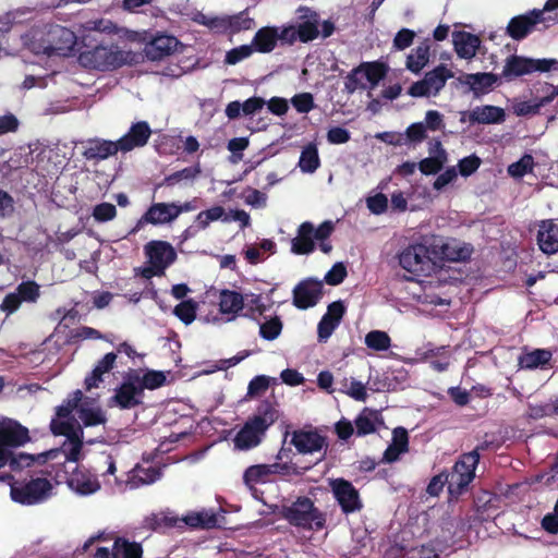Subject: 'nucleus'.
I'll return each instance as SVG.
<instances>
[{
  "label": "nucleus",
  "mask_w": 558,
  "mask_h": 558,
  "mask_svg": "<svg viewBox=\"0 0 558 558\" xmlns=\"http://www.w3.org/2000/svg\"><path fill=\"white\" fill-rule=\"evenodd\" d=\"M386 68L377 62L363 63L354 69L345 81V89L354 93L356 89H373L385 77Z\"/></svg>",
  "instance_id": "obj_15"
},
{
  "label": "nucleus",
  "mask_w": 558,
  "mask_h": 558,
  "mask_svg": "<svg viewBox=\"0 0 558 558\" xmlns=\"http://www.w3.org/2000/svg\"><path fill=\"white\" fill-rule=\"evenodd\" d=\"M341 391L356 401H365L367 399L366 386L355 378L344 379Z\"/></svg>",
  "instance_id": "obj_54"
},
{
  "label": "nucleus",
  "mask_w": 558,
  "mask_h": 558,
  "mask_svg": "<svg viewBox=\"0 0 558 558\" xmlns=\"http://www.w3.org/2000/svg\"><path fill=\"white\" fill-rule=\"evenodd\" d=\"M287 470L288 466L281 463L256 464L245 470L243 481L245 485L252 488L257 484L271 481V477L276 474H284Z\"/></svg>",
  "instance_id": "obj_23"
},
{
  "label": "nucleus",
  "mask_w": 558,
  "mask_h": 558,
  "mask_svg": "<svg viewBox=\"0 0 558 558\" xmlns=\"http://www.w3.org/2000/svg\"><path fill=\"white\" fill-rule=\"evenodd\" d=\"M244 203L252 208L262 209L267 206V194L256 189H247L243 195Z\"/></svg>",
  "instance_id": "obj_61"
},
{
  "label": "nucleus",
  "mask_w": 558,
  "mask_h": 558,
  "mask_svg": "<svg viewBox=\"0 0 558 558\" xmlns=\"http://www.w3.org/2000/svg\"><path fill=\"white\" fill-rule=\"evenodd\" d=\"M69 489L81 497L92 496L98 493L101 484L98 476L86 469H75L66 480Z\"/></svg>",
  "instance_id": "obj_20"
},
{
  "label": "nucleus",
  "mask_w": 558,
  "mask_h": 558,
  "mask_svg": "<svg viewBox=\"0 0 558 558\" xmlns=\"http://www.w3.org/2000/svg\"><path fill=\"white\" fill-rule=\"evenodd\" d=\"M333 231L331 221H324L318 228L311 222H303L298 229V235L291 242V251L298 255L310 254L315 248V240H327Z\"/></svg>",
  "instance_id": "obj_12"
},
{
  "label": "nucleus",
  "mask_w": 558,
  "mask_h": 558,
  "mask_svg": "<svg viewBox=\"0 0 558 558\" xmlns=\"http://www.w3.org/2000/svg\"><path fill=\"white\" fill-rule=\"evenodd\" d=\"M254 52L252 44L242 45L228 51L225 61L226 63L233 65L250 58Z\"/></svg>",
  "instance_id": "obj_60"
},
{
  "label": "nucleus",
  "mask_w": 558,
  "mask_h": 558,
  "mask_svg": "<svg viewBox=\"0 0 558 558\" xmlns=\"http://www.w3.org/2000/svg\"><path fill=\"white\" fill-rule=\"evenodd\" d=\"M378 423V413L369 409H364L355 418L356 434L364 436L374 433Z\"/></svg>",
  "instance_id": "obj_46"
},
{
  "label": "nucleus",
  "mask_w": 558,
  "mask_h": 558,
  "mask_svg": "<svg viewBox=\"0 0 558 558\" xmlns=\"http://www.w3.org/2000/svg\"><path fill=\"white\" fill-rule=\"evenodd\" d=\"M299 11L302 13L301 17L306 19L296 26L299 39L303 43L314 40L319 34L317 13L313 12L308 8H301Z\"/></svg>",
  "instance_id": "obj_37"
},
{
  "label": "nucleus",
  "mask_w": 558,
  "mask_h": 558,
  "mask_svg": "<svg viewBox=\"0 0 558 558\" xmlns=\"http://www.w3.org/2000/svg\"><path fill=\"white\" fill-rule=\"evenodd\" d=\"M133 378L142 392L144 389H157L166 383L165 373L159 371H147L144 375H135Z\"/></svg>",
  "instance_id": "obj_48"
},
{
  "label": "nucleus",
  "mask_w": 558,
  "mask_h": 558,
  "mask_svg": "<svg viewBox=\"0 0 558 558\" xmlns=\"http://www.w3.org/2000/svg\"><path fill=\"white\" fill-rule=\"evenodd\" d=\"M543 23L558 22V0H547L543 10L537 11Z\"/></svg>",
  "instance_id": "obj_64"
},
{
  "label": "nucleus",
  "mask_w": 558,
  "mask_h": 558,
  "mask_svg": "<svg viewBox=\"0 0 558 558\" xmlns=\"http://www.w3.org/2000/svg\"><path fill=\"white\" fill-rule=\"evenodd\" d=\"M245 301L241 293L232 290H221L219 293V312L213 317L206 316L203 318L206 323L221 325L236 319L240 312L244 308Z\"/></svg>",
  "instance_id": "obj_17"
},
{
  "label": "nucleus",
  "mask_w": 558,
  "mask_h": 558,
  "mask_svg": "<svg viewBox=\"0 0 558 558\" xmlns=\"http://www.w3.org/2000/svg\"><path fill=\"white\" fill-rule=\"evenodd\" d=\"M196 303L192 300L183 301L174 307L175 316L185 325H190L196 317Z\"/></svg>",
  "instance_id": "obj_57"
},
{
  "label": "nucleus",
  "mask_w": 558,
  "mask_h": 558,
  "mask_svg": "<svg viewBox=\"0 0 558 558\" xmlns=\"http://www.w3.org/2000/svg\"><path fill=\"white\" fill-rule=\"evenodd\" d=\"M82 155L87 160L101 161L120 151L117 141L99 137L89 138L82 143Z\"/></svg>",
  "instance_id": "obj_22"
},
{
  "label": "nucleus",
  "mask_w": 558,
  "mask_h": 558,
  "mask_svg": "<svg viewBox=\"0 0 558 558\" xmlns=\"http://www.w3.org/2000/svg\"><path fill=\"white\" fill-rule=\"evenodd\" d=\"M536 240L539 250L544 254L558 253V225L551 219L539 221Z\"/></svg>",
  "instance_id": "obj_25"
},
{
  "label": "nucleus",
  "mask_w": 558,
  "mask_h": 558,
  "mask_svg": "<svg viewBox=\"0 0 558 558\" xmlns=\"http://www.w3.org/2000/svg\"><path fill=\"white\" fill-rule=\"evenodd\" d=\"M117 355L112 352L107 353L95 366L92 374L85 378L87 390L98 387L102 381V375L109 372L116 362Z\"/></svg>",
  "instance_id": "obj_40"
},
{
  "label": "nucleus",
  "mask_w": 558,
  "mask_h": 558,
  "mask_svg": "<svg viewBox=\"0 0 558 558\" xmlns=\"http://www.w3.org/2000/svg\"><path fill=\"white\" fill-rule=\"evenodd\" d=\"M426 128L423 122H415L410 124L403 133L405 137V145L418 144L426 138Z\"/></svg>",
  "instance_id": "obj_58"
},
{
  "label": "nucleus",
  "mask_w": 558,
  "mask_h": 558,
  "mask_svg": "<svg viewBox=\"0 0 558 558\" xmlns=\"http://www.w3.org/2000/svg\"><path fill=\"white\" fill-rule=\"evenodd\" d=\"M24 46L35 54L66 57L76 45V36L71 29L58 24L33 27L23 37Z\"/></svg>",
  "instance_id": "obj_2"
},
{
  "label": "nucleus",
  "mask_w": 558,
  "mask_h": 558,
  "mask_svg": "<svg viewBox=\"0 0 558 558\" xmlns=\"http://www.w3.org/2000/svg\"><path fill=\"white\" fill-rule=\"evenodd\" d=\"M453 75L446 64H439L427 72L421 81L413 83L408 93L412 97H435Z\"/></svg>",
  "instance_id": "obj_13"
},
{
  "label": "nucleus",
  "mask_w": 558,
  "mask_h": 558,
  "mask_svg": "<svg viewBox=\"0 0 558 558\" xmlns=\"http://www.w3.org/2000/svg\"><path fill=\"white\" fill-rule=\"evenodd\" d=\"M278 40L279 28L265 26L256 32L251 44L255 52L269 53L276 48Z\"/></svg>",
  "instance_id": "obj_35"
},
{
  "label": "nucleus",
  "mask_w": 558,
  "mask_h": 558,
  "mask_svg": "<svg viewBox=\"0 0 558 558\" xmlns=\"http://www.w3.org/2000/svg\"><path fill=\"white\" fill-rule=\"evenodd\" d=\"M291 442L301 453L319 452L325 446V439L319 434L306 430L294 432Z\"/></svg>",
  "instance_id": "obj_31"
},
{
  "label": "nucleus",
  "mask_w": 558,
  "mask_h": 558,
  "mask_svg": "<svg viewBox=\"0 0 558 558\" xmlns=\"http://www.w3.org/2000/svg\"><path fill=\"white\" fill-rule=\"evenodd\" d=\"M22 302L35 303L40 296V287L35 281H24L14 290Z\"/></svg>",
  "instance_id": "obj_55"
},
{
  "label": "nucleus",
  "mask_w": 558,
  "mask_h": 558,
  "mask_svg": "<svg viewBox=\"0 0 558 558\" xmlns=\"http://www.w3.org/2000/svg\"><path fill=\"white\" fill-rule=\"evenodd\" d=\"M329 486L344 513H353L362 509L360 494L352 483L343 478H335L330 480Z\"/></svg>",
  "instance_id": "obj_18"
},
{
  "label": "nucleus",
  "mask_w": 558,
  "mask_h": 558,
  "mask_svg": "<svg viewBox=\"0 0 558 558\" xmlns=\"http://www.w3.org/2000/svg\"><path fill=\"white\" fill-rule=\"evenodd\" d=\"M85 31H94L108 35H117L119 38H125L128 40H137L138 34L136 32L126 29L124 27H119L111 20L108 19H98L88 21L84 25Z\"/></svg>",
  "instance_id": "obj_32"
},
{
  "label": "nucleus",
  "mask_w": 558,
  "mask_h": 558,
  "mask_svg": "<svg viewBox=\"0 0 558 558\" xmlns=\"http://www.w3.org/2000/svg\"><path fill=\"white\" fill-rule=\"evenodd\" d=\"M365 345L374 351H387L391 347V339L386 331L372 330L366 333Z\"/></svg>",
  "instance_id": "obj_52"
},
{
  "label": "nucleus",
  "mask_w": 558,
  "mask_h": 558,
  "mask_svg": "<svg viewBox=\"0 0 558 558\" xmlns=\"http://www.w3.org/2000/svg\"><path fill=\"white\" fill-rule=\"evenodd\" d=\"M545 88L547 94L542 98L515 102L513 112L519 117L538 113L542 107L550 104L558 96V86L545 84Z\"/></svg>",
  "instance_id": "obj_29"
},
{
  "label": "nucleus",
  "mask_w": 558,
  "mask_h": 558,
  "mask_svg": "<svg viewBox=\"0 0 558 558\" xmlns=\"http://www.w3.org/2000/svg\"><path fill=\"white\" fill-rule=\"evenodd\" d=\"M423 360L429 361L430 366L437 372H445L448 369L451 361V354L447 347H435L427 349L423 353Z\"/></svg>",
  "instance_id": "obj_41"
},
{
  "label": "nucleus",
  "mask_w": 558,
  "mask_h": 558,
  "mask_svg": "<svg viewBox=\"0 0 558 558\" xmlns=\"http://www.w3.org/2000/svg\"><path fill=\"white\" fill-rule=\"evenodd\" d=\"M291 104L300 113H307L314 108V97L310 93L296 94L291 98Z\"/></svg>",
  "instance_id": "obj_63"
},
{
  "label": "nucleus",
  "mask_w": 558,
  "mask_h": 558,
  "mask_svg": "<svg viewBox=\"0 0 558 558\" xmlns=\"http://www.w3.org/2000/svg\"><path fill=\"white\" fill-rule=\"evenodd\" d=\"M179 46V40L171 35H158L153 38L144 49L149 60H160L173 53Z\"/></svg>",
  "instance_id": "obj_28"
},
{
  "label": "nucleus",
  "mask_w": 558,
  "mask_h": 558,
  "mask_svg": "<svg viewBox=\"0 0 558 558\" xmlns=\"http://www.w3.org/2000/svg\"><path fill=\"white\" fill-rule=\"evenodd\" d=\"M136 53L123 50L117 45L97 46L80 53L78 62L84 68L111 71L136 62Z\"/></svg>",
  "instance_id": "obj_3"
},
{
  "label": "nucleus",
  "mask_w": 558,
  "mask_h": 558,
  "mask_svg": "<svg viewBox=\"0 0 558 558\" xmlns=\"http://www.w3.org/2000/svg\"><path fill=\"white\" fill-rule=\"evenodd\" d=\"M452 45L460 59L471 60L476 56L480 49L481 39L474 34L457 31L452 33Z\"/></svg>",
  "instance_id": "obj_26"
},
{
  "label": "nucleus",
  "mask_w": 558,
  "mask_h": 558,
  "mask_svg": "<svg viewBox=\"0 0 558 558\" xmlns=\"http://www.w3.org/2000/svg\"><path fill=\"white\" fill-rule=\"evenodd\" d=\"M399 265L414 277L429 276L436 268L429 247L424 243L407 246L399 254Z\"/></svg>",
  "instance_id": "obj_7"
},
{
  "label": "nucleus",
  "mask_w": 558,
  "mask_h": 558,
  "mask_svg": "<svg viewBox=\"0 0 558 558\" xmlns=\"http://www.w3.org/2000/svg\"><path fill=\"white\" fill-rule=\"evenodd\" d=\"M81 392L74 393L65 404L58 407L57 416L51 421V430L54 435L65 437L59 448L51 449L39 454H29L25 452L14 453L12 450L8 452L7 464L11 471L20 472L35 463H45L48 460H57L58 463L64 461L78 462L84 459L83 445L81 441L82 432L74 428L69 422L68 416L72 411L76 401L80 399Z\"/></svg>",
  "instance_id": "obj_1"
},
{
  "label": "nucleus",
  "mask_w": 558,
  "mask_h": 558,
  "mask_svg": "<svg viewBox=\"0 0 558 558\" xmlns=\"http://www.w3.org/2000/svg\"><path fill=\"white\" fill-rule=\"evenodd\" d=\"M151 135V129L146 121L133 123L122 137L117 143L120 153H129L135 148L145 146Z\"/></svg>",
  "instance_id": "obj_21"
},
{
  "label": "nucleus",
  "mask_w": 558,
  "mask_h": 558,
  "mask_svg": "<svg viewBox=\"0 0 558 558\" xmlns=\"http://www.w3.org/2000/svg\"><path fill=\"white\" fill-rule=\"evenodd\" d=\"M480 461L477 451H471L463 454L453 465L448 476L447 485L449 495L452 498L459 497L473 481L475 469Z\"/></svg>",
  "instance_id": "obj_9"
},
{
  "label": "nucleus",
  "mask_w": 558,
  "mask_h": 558,
  "mask_svg": "<svg viewBox=\"0 0 558 558\" xmlns=\"http://www.w3.org/2000/svg\"><path fill=\"white\" fill-rule=\"evenodd\" d=\"M259 336L268 341L277 339L282 331V322L278 316L264 317L263 322H259Z\"/></svg>",
  "instance_id": "obj_49"
},
{
  "label": "nucleus",
  "mask_w": 558,
  "mask_h": 558,
  "mask_svg": "<svg viewBox=\"0 0 558 558\" xmlns=\"http://www.w3.org/2000/svg\"><path fill=\"white\" fill-rule=\"evenodd\" d=\"M225 208L221 206H213L209 209L203 210L197 214L195 218V227L198 230H205L211 222L221 220L225 222L227 218Z\"/></svg>",
  "instance_id": "obj_47"
},
{
  "label": "nucleus",
  "mask_w": 558,
  "mask_h": 558,
  "mask_svg": "<svg viewBox=\"0 0 558 558\" xmlns=\"http://www.w3.org/2000/svg\"><path fill=\"white\" fill-rule=\"evenodd\" d=\"M104 465L105 470L101 472V476L104 478L105 486L110 489L111 493H119L118 488L113 485V480L117 476V465L116 460L111 454L104 456Z\"/></svg>",
  "instance_id": "obj_56"
},
{
  "label": "nucleus",
  "mask_w": 558,
  "mask_h": 558,
  "mask_svg": "<svg viewBox=\"0 0 558 558\" xmlns=\"http://www.w3.org/2000/svg\"><path fill=\"white\" fill-rule=\"evenodd\" d=\"M282 515L291 524L306 530H320L325 524L322 512L314 507L310 498H298L290 506L282 508Z\"/></svg>",
  "instance_id": "obj_6"
},
{
  "label": "nucleus",
  "mask_w": 558,
  "mask_h": 558,
  "mask_svg": "<svg viewBox=\"0 0 558 558\" xmlns=\"http://www.w3.org/2000/svg\"><path fill=\"white\" fill-rule=\"evenodd\" d=\"M277 420L275 409L265 405L250 417L234 437V446L240 450H248L258 446L265 432Z\"/></svg>",
  "instance_id": "obj_5"
},
{
  "label": "nucleus",
  "mask_w": 558,
  "mask_h": 558,
  "mask_svg": "<svg viewBox=\"0 0 558 558\" xmlns=\"http://www.w3.org/2000/svg\"><path fill=\"white\" fill-rule=\"evenodd\" d=\"M161 477V470L148 462L138 463L126 473L125 480L114 477L113 485L119 493L137 489L145 485H150Z\"/></svg>",
  "instance_id": "obj_14"
},
{
  "label": "nucleus",
  "mask_w": 558,
  "mask_h": 558,
  "mask_svg": "<svg viewBox=\"0 0 558 558\" xmlns=\"http://www.w3.org/2000/svg\"><path fill=\"white\" fill-rule=\"evenodd\" d=\"M142 396L141 388L132 376L120 386L112 400L121 409H130L141 403Z\"/></svg>",
  "instance_id": "obj_30"
},
{
  "label": "nucleus",
  "mask_w": 558,
  "mask_h": 558,
  "mask_svg": "<svg viewBox=\"0 0 558 558\" xmlns=\"http://www.w3.org/2000/svg\"><path fill=\"white\" fill-rule=\"evenodd\" d=\"M178 218L177 203H154L138 219L131 233H136L145 225H167Z\"/></svg>",
  "instance_id": "obj_19"
},
{
  "label": "nucleus",
  "mask_w": 558,
  "mask_h": 558,
  "mask_svg": "<svg viewBox=\"0 0 558 558\" xmlns=\"http://www.w3.org/2000/svg\"><path fill=\"white\" fill-rule=\"evenodd\" d=\"M31 440L28 429L17 421L0 418V469L7 465L8 452Z\"/></svg>",
  "instance_id": "obj_11"
},
{
  "label": "nucleus",
  "mask_w": 558,
  "mask_h": 558,
  "mask_svg": "<svg viewBox=\"0 0 558 558\" xmlns=\"http://www.w3.org/2000/svg\"><path fill=\"white\" fill-rule=\"evenodd\" d=\"M430 45L427 40L412 49L407 57L405 68L412 73H420L429 62Z\"/></svg>",
  "instance_id": "obj_38"
},
{
  "label": "nucleus",
  "mask_w": 558,
  "mask_h": 558,
  "mask_svg": "<svg viewBox=\"0 0 558 558\" xmlns=\"http://www.w3.org/2000/svg\"><path fill=\"white\" fill-rule=\"evenodd\" d=\"M81 392L80 399L76 401V404L73 407L72 411L70 412L68 416V422L74 427L80 428L83 433L82 427L78 424H75L73 422L72 413L76 410L78 418L83 423L85 427L90 426H98V425H105L107 422V417L105 412L101 410L99 405L96 404L95 401H90L88 398H83V392L81 390H76V392ZM75 391L72 393V396L64 401V404L70 400L73 399ZM63 405V403L61 404ZM81 441H83V436L81 437ZM84 446V442H82ZM85 453V451L83 450Z\"/></svg>",
  "instance_id": "obj_16"
},
{
  "label": "nucleus",
  "mask_w": 558,
  "mask_h": 558,
  "mask_svg": "<svg viewBox=\"0 0 558 558\" xmlns=\"http://www.w3.org/2000/svg\"><path fill=\"white\" fill-rule=\"evenodd\" d=\"M0 482L10 486V497L14 502L33 506L53 495L54 485L46 477H34L26 483H17L9 473L0 474Z\"/></svg>",
  "instance_id": "obj_4"
},
{
  "label": "nucleus",
  "mask_w": 558,
  "mask_h": 558,
  "mask_svg": "<svg viewBox=\"0 0 558 558\" xmlns=\"http://www.w3.org/2000/svg\"><path fill=\"white\" fill-rule=\"evenodd\" d=\"M436 246L440 248L442 257L451 262L465 260L473 252L470 244L456 239L439 241Z\"/></svg>",
  "instance_id": "obj_34"
},
{
  "label": "nucleus",
  "mask_w": 558,
  "mask_h": 558,
  "mask_svg": "<svg viewBox=\"0 0 558 558\" xmlns=\"http://www.w3.org/2000/svg\"><path fill=\"white\" fill-rule=\"evenodd\" d=\"M551 356L553 354L549 350L536 349L534 351L522 354L519 357V365L521 368H536L547 364Z\"/></svg>",
  "instance_id": "obj_45"
},
{
  "label": "nucleus",
  "mask_w": 558,
  "mask_h": 558,
  "mask_svg": "<svg viewBox=\"0 0 558 558\" xmlns=\"http://www.w3.org/2000/svg\"><path fill=\"white\" fill-rule=\"evenodd\" d=\"M463 82L476 94L486 93L497 82V77L493 73H474L466 74Z\"/></svg>",
  "instance_id": "obj_44"
},
{
  "label": "nucleus",
  "mask_w": 558,
  "mask_h": 558,
  "mask_svg": "<svg viewBox=\"0 0 558 558\" xmlns=\"http://www.w3.org/2000/svg\"><path fill=\"white\" fill-rule=\"evenodd\" d=\"M344 311V306L340 301L333 302L328 306L327 312L320 319L317 328L318 340L320 342H326L329 339L333 330L340 324Z\"/></svg>",
  "instance_id": "obj_27"
},
{
  "label": "nucleus",
  "mask_w": 558,
  "mask_h": 558,
  "mask_svg": "<svg viewBox=\"0 0 558 558\" xmlns=\"http://www.w3.org/2000/svg\"><path fill=\"white\" fill-rule=\"evenodd\" d=\"M409 437L407 429L397 427L392 433V441L385 451V460L388 462L396 461L399 456L408 451Z\"/></svg>",
  "instance_id": "obj_39"
},
{
  "label": "nucleus",
  "mask_w": 558,
  "mask_h": 558,
  "mask_svg": "<svg viewBox=\"0 0 558 558\" xmlns=\"http://www.w3.org/2000/svg\"><path fill=\"white\" fill-rule=\"evenodd\" d=\"M558 71L557 59H532L522 56H510L506 59L501 75L511 81L534 72Z\"/></svg>",
  "instance_id": "obj_10"
},
{
  "label": "nucleus",
  "mask_w": 558,
  "mask_h": 558,
  "mask_svg": "<svg viewBox=\"0 0 558 558\" xmlns=\"http://www.w3.org/2000/svg\"><path fill=\"white\" fill-rule=\"evenodd\" d=\"M143 549L138 543L117 538L111 549V558H142Z\"/></svg>",
  "instance_id": "obj_42"
},
{
  "label": "nucleus",
  "mask_w": 558,
  "mask_h": 558,
  "mask_svg": "<svg viewBox=\"0 0 558 558\" xmlns=\"http://www.w3.org/2000/svg\"><path fill=\"white\" fill-rule=\"evenodd\" d=\"M322 298V283L314 280H305L293 290V304L301 310L313 307Z\"/></svg>",
  "instance_id": "obj_24"
},
{
  "label": "nucleus",
  "mask_w": 558,
  "mask_h": 558,
  "mask_svg": "<svg viewBox=\"0 0 558 558\" xmlns=\"http://www.w3.org/2000/svg\"><path fill=\"white\" fill-rule=\"evenodd\" d=\"M447 161L444 160V154L441 153L440 156H430L428 158H425L418 162V169L422 173L428 175V174H436L438 173Z\"/></svg>",
  "instance_id": "obj_59"
},
{
  "label": "nucleus",
  "mask_w": 558,
  "mask_h": 558,
  "mask_svg": "<svg viewBox=\"0 0 558 558\" xmlns=\"http://www.w3.org/2000/svg\"><path fill=\"white\" fill-rule=\"evenodd\" d=\"M228 34H238L252 29L255 25L254 19L250 17L246 11L228 15Z\"/></svg>",
  "instance_id": "obj_51"
},
{
  "label": "nucleus",
  "mask_w": 558,
  "mask_h": 558,
  "mask_svg": "<svg viewBox=\"0 0 558 558\" xmlns=\"http://www.w3.org/2000/svg\"><path fill=\"white\" fill-rule=\"evenodd\" d=\"M117 216V208L111 203H100L93 209V217L98 222L113 220Z\"/></svg>",
  "instance_id": "obj_62"
},
{
  "label": "nucleus",
  "mask_w": 558,
  "mask_h": 558,
  "mask_svg": "<svg viewBox=\"0 0 558 558\" xmlns=\"http://www.w3.org/2000/svg\"><path fill=\"white\" fill-rule=\"evenodd\" d=\"M534 158L525 154L518 161L508 166V174L514 179H521L534 169Z\"/></svg>",
  "instance_id": "obj_53"
},
{
  "label": "nucleus",
  "mask_w": 558,
  "mask_h": 558,
  "mask_svg": "<svg viewBox=\"0 0 558 558\" xmlns=\"http://www.w3.org/2000/svg\"><path fill=\"white\" fill-rule=\"evenodd\" d=\"M298 165L303 173H313L319 168L320 159L315 144L310 143L303 147Z\"/></svg>",
  "instance_id": "obj_43"
},
{
  "label": "nucleus",
  "mask_w": 558,
  "mask_h": 558,
  "mask_svg": "<svg viewBox=\"0 0 558 558\" xmlns=\"http://www.w3.org/2000/svg\"><path fill=\"white\" fill-rule=\"evenodd\" d=\"M144 252L147 257V266L141 269V275L146 279L163 275L177 258L173 246L165 241L148 242L144 246Z\"/></svg>",
  "instance_id": "obj_8"
},
{
  "label": "nucleus",
  "mask_w": 558,
  "mask_h": 558,
  "mask_svg": "<svg viewBox=\"0 0 558 558\" xmlns=\"http://www.w3.org/2000/svg\"><path fill=\"white\" fill-rule=\"evenodd\" d=\"M468 119L472 123H499L505 120V111L502 108L496 106H480L470 111Z\"/></svg>",
  "instance_id": "obj_36"
},
{
  "label": "nucleus",
  "mask_w": 558,
  "mask_h": 558,
  "mask_svg": "<svg viewBox=\"0 0 558 558\" xmlns=\"http://www.w3.org/2000/svg\"><path fill=\"white\" fill-rule=\"evenodd\" d=\"M183 521L192 527H213L217 524V517L211 511H198L187 513Z\"/></svg>",
  "instance_id": "obj_50"
},
{
  "label": "nucleus",
  "mask_w": 558,
  "mask_h": 558,
  "mask_svg": "<svg viewBox=\"0 0 558 558\" xmlns=\"http://www.w3.org/2000/svg\"><path fill=\"white\" fill-rule=\"evenodd\" d=\"M541 22L537 11H533L526 15L515 16L509 22L507 33L511 38L520 40L532 31L534 25Z\"/></svg>",
  "instance_id": "obj_33"
}]
</instances>
